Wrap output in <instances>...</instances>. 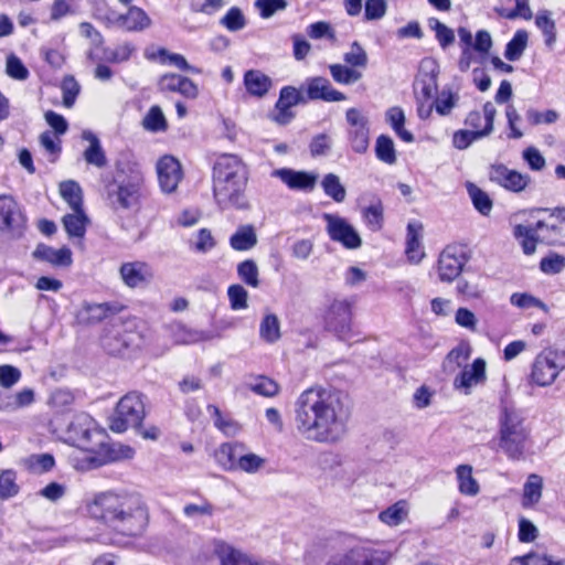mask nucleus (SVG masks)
I'll return each instance as SVG.
<instances>
[{"label":"nucleus","mask_w":565,"mask_h":565,"mask_svg":"<svg viewBox=\"0 0 565 565\" xmlns=\"http://www.w3.org/2000/svg\"><path fill=\"white\" fill-rule=\"evenodd\" d=\"M248 390L264 397H274L279 393V385L274 380L257 375L246 382Z\"/></svg>","instance_id":"nucleus-40"},{"label":"nucleus","mask_w":565,"mask_h":565,"mask_svg":"<svg viewBox=\"0 0 565 565\" xmlns=\"http://www.w3.org/2000/svg\"><path fill=\"white\" fill-rule=\"evenodd\" d=\"M565 268V257L559 254H551L540 262V269L544 274L555 275Z\"/></svg>","instance_id":"nucleus-59"},{"label":"nucleus","mask_w":565,"mask_h":565,"mask_svg":"<svg viewBox=\"0 0 565 565\" xmlns=\"http://www.w3.org/2000/svg\"><path fill=\"white\" fill-rule=\"evenodd\" d=\"M527 32L519 30L505 46L504 56L509 61H518L527 45Z\"/></svg>","instance_id":"nucleus-44"},{"label":"nucleus","mask_w":565,"mask_h":565,"mask_svg":"<svg viewBox=\"0 0 565 565\" xmlns=\"http://www.w3.org/2000/svg\"><path fill=\"white\" fill-rule=\"evenodd\" d=\"M266 463L267 459L265 457L255 452L246 451V448L244 447V450H241L239 457L236 461L235 471L256 475L265 468Z\"/></svg>","instance_id":"nucleus-34"},{"label":"nucleus","mask_w":565,"mask_h":565,"mask_svg":"<svg viewBox=\"0 0 565 565\" xmlns=\"http://www.w3.org/2000/svg\"><path fill=\"white\" fill-rule=\"evenodd\" d=\"M63 105L71 108L79 93V85L74 77H65L62 82Z\"/></svg>","instance_id":"nucleus-63"},{"label":"nucleus","mask_w":565,"mask_h":565,"mask_svg":"<svg viewBox=\"0 0 565 565\" xmlns=\"http://www.w3.org/2000/svg\"><path fill=\"white\" fill-rule=\"evenodd\" d=\"M307 96L309 99H321L324 102H341L345 95L334 89L330 82L324 77H311L306 82Z\"/></svg>","instance_id":"nucleus-25"},{"label":"nucleus","mask_w":565,"mask_h":565,"mask_svg":"<svg viewBox=\"0 0 565 565\" xmlns=\"http://www.w3.org/2000/svg\"><path fill=\"white\" fill-rule=\"evenodd\" d=\"M489 179L512 192L523 191L531 181L529 174H523L515 170H511L504 164L491 166L489 171Z\"/></svg>","instance_id":"nucleus-18"},{"label":"nucleus","mask_w":565,"mask_h":565,"mask_svg":"<svg viewBox=\"0 0 565 565\" xmlns=\"http://www.w3.org/2000/svg\"><path fill=\"white\" fill-rule=\"evenodd\" d=\"M542 495V479L537 475H531L524 484L523 504L539 502Z\"/></svg>","instance_id":"nucleus-52"},{"label":"nucleus","mask_w":565,"mask_h":565,"mask_svg":"<svg viewBox=\"0 0 565 565\" xmlns=\"http://www.w3.org/2000/svg\"><path fill=\"white\" fill-rule=\"evenodd\" d=\"M271 175L280 179L289 189L298 191H312L318 181L317 173L288 168L276 169Z\"/></svg>","instance_id":"nucleus-20"},{"label":"nucleus","mask_w":565,"mask_h":565,"mask_svg":"<svg viewBox=\"0 0 565 565\" xmlns=\"http://www.w3.org/2000/svg\"><path fill=\"white\" fill-rule=\"evenodd\" d=\"M244 85L252 96L264 97L271 87V79L258 70H249L244 75Z\"/></svg>","instance_id":"nucleus-32"},{"label":"nucleus","mask_w":565,"mask_h":565,"mask_svg":"<svg viewBox=\"0 0 565 565\" xmlns=\"http://www.w3.org/2000/svg\"><path fill=\"white\" fill-rule=\"evenodd\" d=\"M248 171L245 163L235 154L220 156L213 167V195L222 209L246 210Z\"/></svg>","instance_id":"nucleus-4"},{"label":"nucleus","mask_w":565,"mask_h":565,"mask_svg":"<svg viewBox=\"0 0 565 565\" xmlns=\"http://www.w3.org/2000/svg\"><path fill=\"white\" fill-rule=\"evenodd\" d=\"M58 191L72 211L83 210V191L76 181L66 180L61 182Z\"/></svg>","instance_id":"nucleus-35"},{"label":"nucleus","mask_w":565,"mask_h":565,"mask_svg":"<svg viewBox=\"0 0 565 565\" xmlns=\"http://www.w3.org/2000/svg\"><path fill=\"white\" fill-rule=\"evenodd\" d=\"M468 257L465 248L459 245H448L440 253L438 259L439 278L443 281H454L462 271Z\"/></svg>","instance_id":"nucleus-13"},{"label":"nucleus","mask_w":565,"mask_h":565,"mask_svg":"<svg viewBox=\"0 0 565 565\" xmlns=\"http://www.w3.org/2000/svg\"><path fill=\"white\" fill-rule=\"evenodd\" d=\"M521 414L509 406H503L499 418V447L513 460L522 458L529 431Z\"/></svg>","instance_id":"nucleus-5"},{"label":"nucleus","mask_w":565,"mask_h":565,"mask_svg":"<svg viewBox=\"0 0 565 565\" xmlns=\"http://www.w3.org/2000/svg\"><path fill=\"white\" fill-rule=\"evenodd\" d=\"M15 472L12 470H4L0 475V499L7 500L15 497L20 488L17 483Z\"/></svg>","instance_id":"nucleus-48"},{"label":"nucleus","mask_w":565,"mask_h":565,"mask_svg":"<svg viewBox=\"0 0 565 565\" xmlns=\"http://www.w3.org/2000/svg\"><path fill=\"white\" fill-rule=\"evenodd\" d=\"M364 220L371 230H377L383 224V206L381 203H374L367 206L363 213Z\"/></svg>","instance_id":"nucleus-64"},{"label":"nucleus","mask_w":565,"mask_h":565,"mask_svg":"<svg viewBox=\"0 0 565 565\" xmlns=\"http://www.w3.org/2000/svg\"><path fill=\"white\" fill-rule=\"evenodd\" d=\"M237 274L239 278L248 286L253 288H257L259 286L258 267L255 262H242L237 267Z\"/></svg>","instance_id":"nucleus-55"},{"label":"nucleus","mask_w":565,"mask_h":565,"mask_svg":"<svg viewBox=\"0 0 565 565\" xmlns=\"http://www.w3.org/2000/svg\"><path fill=\"white\" fill-rule=\"evenodd\" d=\"M387 558L385 552L356 545L333 554L326 565H386Z\"/></svg>","instance_id":"nucleus-10"},{"label":"nucleus","mask_w":565,"mask_h":565,"mask_svg":"<svg viewBox=\"0 0 565 565\" xmlns=\"http://www.w3.org/2000/svg\"><path fill=\"white\" fill-rule=\"evenodd\" d=\"M301 102L302 96L297 88L292 86L282 87L276 103V113L273 119L279 125H287L295 117L291 108Z\"/></svg>","instance_id":"nucleus-21"},{"label":"nucleus","mask_w":565,"mask_h":565,"mask_svg":"<svg viewBox=\"0 0 565 565\" xmlns=\"http://www.w3.org/2000/svg\"><path fill=\"white\" fill-rule=\"evenodd\" d=\"M488 135L483 130H458L454 134L452 143L459 150L467 149L473 141Z\"/></svg>","instance_id":"nucleus-57"},{"label":"nucleus","mask_w":565,"mask_h":565,"mask_svg":"<svg viewBox=\"0 0 565 565\" xmlns=\"http://www.w3.org/2000/svg\"><path fill=\"white\" fill-rule=\"evenodd\" d=\"M82 136L83 139L89 141V147L84 151L85 161L96 168H105L107 159L98 138L92 131L87 130L84 131Z\"/></svg>","instance_id":"nucleus-33"},{"label":"nucleus","mask_w":565,"mask_h":565,"mask_svg":"<svg viewBox=\"0 0 565 565\" xmlns=\"http://www.w3.org/2000/svg\"><path fill=\"white\" fill-rule=\"evenodd\" d=\"M151 57H158L162 64L172 65L180 71H185L192 74L201 73V70L190 65L182 54L172 53L164 47L158 49V51Z\"/></svg>","instance_id":"nucleus-38"},{"label":"nucleus","mask_w":565,"mask_h":565,"mask_svg":"<svg viewBox=\"0 0 565 565\" xmlns=\"http://www.w3.org/2000/svg\"><path fill=\"white\" fill-rule=\"evenodd\" d=\"M344 62L351 67L364 68L367 65V54L359 42H353L343 55Z\"/></svg>","instance_id":"nucleus-53"},{"label":"nucleus","mask_w":565,"mask_h":565,"mask_svg":"<svg viewBox=\"0 0 565 565\" xmlns=\"http://www.w3.org/2000/svg\"><path fill=\"white\" fill-rule=\"evenodd\" d=\"M231 247L235 250H248L257 244V235L252 225H243L231 236Z\"/></svg>","instance_id":"nucleus-36"},{"label":"nucleus","mask_w":565,"mask_h":565,"mask_svg":"<svg viewBox=\"0 0 565 565\" xmlns=\"http://www.w3.org/2000/svg\"><path fill=\"white\" fill-rule=\"evenodd\" d=\"M423 225L418 221H412L407 225L405 254L411 263L417 264L425 256L420 242Z\"/></svg>","instance_id":"nucleus-27"},{"label":"nucleus","mask_w":565,"mask_h":565,"mask_svg":"<svg viewBox=\"0 0 565 565\" xmlns=\"http://www.w3.org/2000/svg\"><path fill=\"white\" fill-rule=\"evenodd\" d=\"M535 24L545 36V44L553 46L556 41V26L551 13L547 10L540 11L535 18Z\"/></svg>","instance_id":"nucleus-45"},{"label":"nucleus","mask_w":565,"mask_h":565,"mask_svg":"<svg viewBox=\"0 0 565 565\" xmlns=\"http://www.w3.org/2000/svg\"><path fill=\"white\" fill-rule=\"evenodd\" d=\"M459 491L466 495H477L480 491L477 480L472 477V467L459 465L456 469Z\"/></svg>","instance_id":"nucleus-39"},{"label":"nucleus","mask_w":565,"mask_h":565,"mask_svg":"<svg viewBox=\"0 0 565 565\" xmlns=\"http://www.w3.org/2000/svg\"><path fill=\"white\" fill-rule=\"evenodd\" d=\"M332 78L343 85H351L360 81L361 72L342 64H332L329 66Z\"/></svg>","instance_id":"nucleus-46"},{"label":"nucleus","mask_w":565,"mask_h":565,"mask_svg":"<svg viewBox=\"0 0 565 565\" xmlns=\"http://www.w3.org/2000/svg\"><path fill=\"white\" fill-rule=\"evenodd\" d=\"M326 232L332 242L340 244L345 249L354 250L362 246V237L358 230L344 217L323 213Z\"/></svg>","instance_id":"nucleus-9"},{"label":"nucleus","mask_w":565,"mask_h":565,"mask_svg":"<svg viewBox=\"0 0 565 565\" xmlns=\"http://www.w3.org/2000/svg\"><path fill=\"white\" fill-rule=\"evenodd\" d=\"M118 274L122 284L130 289L143 288L154 278L151 265L143 260L124 262Z\"/></svg>","instance_id":"nucleus-14"},{"label":"nucleus","mask_w":565,"mask_h":565,"mask_svg":"<svg viewBox=\"0 0 565 565\" xmlns=\"http://www.w3.org/2000/svg\"><path fill=\"white\" fill-rule=\"evenodd\" d=\"M32 256L55 267H68L73 263L72 252L65 246L55 249L49 245L39 244L33 250Z\"/></svg>","instance_id":"nucleus-26"},{"label":"nucleus","mask_w":565,"mask_h":565,"mask_svg":"<svg viewBox=\"0 0 565 565\" xmlns=\"http://www.w3.org/2000/svg\"><path fill=\"white\" fill-rule=\"evenodd\" d=\"M439 65L436 60L425 57L420 61L418 73L414 81V94L417 100L428 102L437 92Z\"/></svg>","instance_id":"nucleus-11"},{"label":"nucleus","mask_w":565,"mask_h":565,"mask_svg":"<svg viewBox=\"0 0 565 565\" xmlns=\"http://www.w3.org/2000/svg\"><path fill=\"white\" fill-rule=\"evenodd\" d=\"M486 377V361L478 358L470 366L466 365L455 377L454 387L463 391L465 394H469L471 387L483 383Z\"/></svg>","instance_id":"nucleus-22"},{"label":"nucleus","mask_w":565,"mask_h":565,"mask_svg":"<svg viewBox=\"0 0 565 565\" xmlns=\"http://www.w3.org/2000/svg\"><path fill=\"white\" fill-rule=\"evenodd\" d=\"M548 211L550 215L546 220L537 221L541 243L550 246H565V206Z\"/></svg>","instance_id":"nucleus-12"},{"label":"nucleus","mask_w":565,"mask_h":565,"mask_svg":"<svg viewBox=\"0 0 565 565\" xmlns=\"http://www.w3.org/2000/svg\"><path fill=\"white\" fill-rule=\"evenodd\" d=\"M220 23L228 31L236 32L246 26V19L239 8L232 7L221 19Z\"/></svg>","instance_id":"nucleus-50"},{"label":"nucleus","mask_w":565,"mask_h":565,"mask_svg":"<svg viewBox=\"0 0 565 565\" xmlns=\"http://www.w3.org/2000/svg\"><path fill=\"white\" fill-rule=\"evenodd\" d=\"M143 186V174L135 169L122 180H115L107 188V199L115 210H129L139 204Z\"/></svg>","instance_id":"nucleus-6"},{"label":"nucleus","mask_w":565,"mask_h":565,"mask_svg":"<svg viewBox=\"0 0 565 565\" xmlns=\"http://www.w3.org/2000/svg\"><path fill=\"white\" fill-rule=\"evenodd\" d=\"M525 117L530 125L537 126L541 124H554L558 118V114L552 109L541 113L534 108H529Z\"/></svg>","instance_id":"nucleus-62"},{"label":"nucleus","mask_w":565,"mask_h":565,"mask_svg":"<svg viewBox=\"0 0 565 565\" xmlns=\"http://www.w3.org/2000/svg\"><path fill=\"white\" fill-rule=\"evenodd\" d=\"M89 514L102 520L115 531L135 536L143 532L149 515L146 504L138 495L103 492L88 504Z\"/></svg>","instance_id":"nucleus-3"},{"label":"nucleus","mask_w":565,"mask_h":565,"mask_svg":"<svg viewBox=\"0 0 565 565\" xmlns=\"http://www.w3.org/2000/svg\"><path fill=\"white\" fill-rule=\"evenodd\" d=\"M158 86L161 92L179 93L190 99H194L199 95V88L192 79L175 73L162 75Z\"/></svg>","instance_id":"nucleus-23"},{"label":"nucleus","mask_w":565,"mask_h":565,"mask_svg":"<svg viewBox=\"0 0 565 565\" xmlns=\"http://www.w3.org/2000/svg\"><path fill=\"white\" fill-rule=\"evenodd\" d=\"M109 307L106 303H85L77 312V320L81 323H97L109 315Z\"/></svg>","instance_id":"nucleus-37"},{"label":"nucleus","mask_w":565,"mask_h":565,"mask_svg":"<svg viewBox=\"0 0 565 565\" xmlns=\"http://www.w3.org/2000/svg\"><path fill=\"white\" fill-rule=\"evenodd\" d=\"M391 127L403 141H414V135L405 128V115L399 107L391 108Z\"/></svg>","instance_id":"nucleus-47"},{"label":"nucleus","mask_w":565,"mask_h":565,"mask_svg":"<svg viewBox=\"0 0 565 565\" xmlns=\"http://www.w3.org/2000/svg\"><path fill=\"white\" fill-rule=\"evenodd\" d=\"M467 191L475 209L484 216L489 215L493 203L488 193L471 182L467 183Z\"/></svg>","instance_id":"nucleus-43"},{"label":"nucleus","mask_w":565,"mask_h":565,"mask_svg":"<svg viewBox=\"0 0 565 565\" xmlns=\"http://www.w3.org/2000/svg\"><path fill=\"white\" fill-rule=\"evenodd\" d=\"M216 554L221 565H264L262 562L225 543L217 544Z\"/></svg>","instance_id":"nucleus-30"},{"label":"nucleus","mask_w":565,"mask_h":565,"mask_svg":"<svg viewBox=\"0 0 565 565\" xmlns=\"http://www.w3.org/2000/svg\"><path fill=\"white\" fill-rule=\"evenodd\" d=\"M114 23L128 32H139L150 26L151 19L141 8L130 6L128 11L114 17Z\"/></svg>","instance_id":"nucleus-24"},{"label":"nucleus","mask_w":565,"mask_h":565,"mask_svg":"<svg viewBox=\"0 0 565 565\" xmlns=\"http://www.w3.org/2000/svg\"><path fill=\"white\" fill-rule=\"evenodd\" d=\"M471 348L468 343H461L454 348L446 356L444 362L445 367L450 366L451 364L455 367L462 366L470 358Z\"/></svg>","instance_id":"nucleus-54"},{"label":"nucleus","mask_w":565,"mask_h":565,"mask_svg":"<svg viewBox=\"0 0 565 565\" xmlns=\"http://www.w3.org/2000/svg\"><path fill=\"white\" fill-rule=\"evenodd\" d=\"M259 337L267 343H275L280 339V322L276 315H265L259 324Z\"/></svg>","instance_id":"nucleus-41"},{"label":"nucleus","mask_w":565,"mask_h":565,"mask_svg":"<svg viewBox=\"0 0 565 565\" xmlns=\"http://www.w3.org/2000/svg\"><path fill=\"white\" fill-rule=\"evenodd\" d=\"M145 417V403L142 396L130 392L117 403L115 414L110 418L109 427L115 433H122L128 427H137Z\"/></svg>","instance_id":"nucleus-8"},{"label":"nucleus","mask_w":565,"mask_h":565,"mask_svg":"<svg viewBox=\"0 0 565 565\" xmlns=\"http://www.w3.org/2000/svg\"><path fill=\"white\" fill-rule=\"evenodd\" d=\"M540 234L541 230L537 228V222L534 226L518 224L513 228V235L520 242L525 255L535 253L537 243H541Z\"/></svg>","instance_id":"nucleus-29"},{"label":"nucleus","mask_w":565,"mask_h":565,"mask_svg":"<svg viewBox=\"0 0 565 565\" xmlns=\"http://www.w3.org/2000/svg\"><path fill=\"white\" fill-rule=\"evenodd\" d=\"M28 465L32 471L43 473L50 471L54 467L55 460L50 454H35L28 458Z\"/></svg>","instance_id":"nucleus-58"},{"label":"nucleus","mask_w":565,"mask_h":565,"mask_svg":"<svg viewBox=\"0 0 565 565\" xmlns=\"http://www.w3.org/2000/svg\"><path fill=\"white\" fill-rule=\"evenodd\" d=\"M157 174L159 185L162 192L173 193L183 179L181 163L172 156H163L157 162Z\"/></svg>","instance_id":"nucleus-15"},{"label":"nucleus","mask_w":565,"mask_h":565,"mask_svg":"<svg viewBox=\"0 0 565 565\" xmlns=\"http://www.w3.org/2000/svg\"><path fill=\"white\" fill-rule=\"evenodd\" d=\"M241 450H244L241 443H224L215 450L214 458L223 470L235 471Z\"/></svg>","instance_id":"nucleus-28"},{"label":"nucleus","mask_w":565,"mask_h":565,"mask_svg":"<svg viewBox=\"0 0 565 565\" xmlns=\"http://www.w3.org/2000/svg\"><path fill=\"white\" fill-rule=\"evenodd\" d=\"M321 186L326 195L331 198L337 203H341L345 200L347 190L337 174H326L321 181Z\"/></svg>","instance_id":"nucleus-42"},{"label":"nucleus","mask_w":565,"mask_h":565,"mask_svg":"<svg viewBox=\"0 0 565 565\" xmlns=\"http://www.w3.org/2000/svg\"><path fill=\"white\" fill-rule=\"evenodd\" d=\"M347 120L350 125L349 137L355 152L363 153L369 147L367 121L362 111L358 108H350L347 111Z\"/></svg>","instance_id":"nucleus-19"},{"label":"nucleus","mask_w":565,"mask_h":565,"mask_svg":"<svg viewBox=\"0 0 565 565\" xmlns=\"http://www.w3.org/2000/svg\"><path fill=\"white\" fill-rule=\"evenodd\" d=\"M231 308L233 310H243L247 308L248 294L241 285H232L227 290Z\"/></svg>","instance_id":"nucleus-60"},{"label":"nucleus","mask_w":565,"mask_h":565,"mask_svg":"<svg viewBox=\"0 0 565 565\" xmlns=\"http://www.w3.org/2000/svg\"><path fill=\"white\" fill-rule=\"evenodd\" d=\"M428 25L433 31H435L436 39L443 49H446L455 42L454 31L438 19H429Z\"/></svg>","instance_id":"nucleus-51"},{"label":"nucleus","mask_w":565,"mask_h":565,"mask_svg":"<svg viewBox=\"0 0 565 565\" xmlns=\"http://www.w3.org/2000/svg\"><path fill=\"white\" fill-rule=\"evenodd\" d=\"M326 327L329 331L343 339L351 329V308L345 300H334L327 315Z\"/></svg>","instance_id":"nucleus-16"},{"label":"nucleus","mask_w":565,"mask_h":565,"mask_svg":"<svg viewBox=\"0 0 565 565\" xmlns=\"http://www.w3.org/2000/svg\"><path fill=\"white\" fill-rule=\"evenodd\" d=\"M307 34L313 40H319V39L326 38L331 41H335V32L332 29V26L330 25V23H328L326 21H319V22L311 23L307 28Z\"/></svg>","instance_id":"nucleus-61"},{"label":"nucleus","mask_w":565,"mask_h":565,"mask_svg":"<svg viewBox=\"0 0 565 565\" xmlns=\"http://www.w3.org/2000/svg\"><path fill=\"white\" fill-rule=\"evenodd\" d=\"M565 370V349L546 348L534 359L530 381L537 386L552 385Z\"/></svg>","instance_id":"nucleus-7"},{"label":"nucleus","mask_w":565,"mask_h":565,"mask_svg":"<svg viewBox=\"0 0 565 565\" xmlns=\"http://www.w3.org/2000/svg\"><path fill=\"white\" fill-rule=\"evenodd\" d=\"M511 305L521 308V309H529L532 307H536L542 309L543 311H547V306L541 301L539 298L527 294V292H514L510 297Z\"/></svg>","instance_id":"nucleus-56"},{"label":"nucleus","mask_w":565,"mask_h":565,"mask_svg":"<svg viewBox=\"0 0 565 565\" xmlns=\"http://www.w3.org/2000/svg\"><path fill=\"white\" fill-rule=\"evenodd\" d=\"M24 226V217L18 203L10 195H0V230L20 235Z\"/></svg>","instance_id":"nucleus-17"},{"label":"nucleus","mask_w":565,"mask_h":565,"mask_svg":"<svg viewBox=\"0 0 565 565\" xmlns=\"http://www.w3.org/2000/svg\"><path fill=\"white\" fill-rule=\"evenodd\" d=\"M142 126L149 131H163L167 128L166 117L159 106H152L142 120Z\"/></svg>","instance_id":"nucleus-49"},{"label":"nucleus","mask_w":565,"mask_h":565,"mask_svg":"<svg viewBox=\"0 0 565 565\" xmlns=\"http://www.w3.org/2000/svg\"><path fill=\"white\" fill-rule=\"evenodd\" d=\"M350 414L347 396L333 388L310 387L295 403L297 431L309 441L331 444L340 440L347 431Z\"/></svg>","instance_id":"nucleus-1"},{"label":"nucleus","mask_w":565,"mask_h":565,"mask_svg":"<svg viewBox=\"0 0 565 565\" xmlns=\"http://www.w3.org/2000/svg\"><path fill=\"white\" fill-rule=\"evenodd\" d=\"M63 226L70 238H83L89 218L83 210H74L62 218Z\"/></svg>","instance_id":"nucleus-31"},{"label":"nucleus","mask_w":565,"mask_h":565,"mask_svg":"<svg viewBox=\"0 0 565 565\" xmlns=\"http://www.w3.org/2000/svg\"><path fill=\"white\" fill-rule=\"evenodd\" d=\"M64 440L74 449L70 463L79 471L98 468L111 461L130 459L135 450L129 446L109 445L106 435L86 413L75 415L67 424Z\"/></svg>","instance_id":"nucleus-2"}]
</instances>
